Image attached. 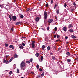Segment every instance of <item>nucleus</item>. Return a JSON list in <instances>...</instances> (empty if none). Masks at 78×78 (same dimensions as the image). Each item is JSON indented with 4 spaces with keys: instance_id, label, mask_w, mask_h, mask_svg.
Instances as JSON below:
<instances>
[{
    "instance_id": "nucleus-1",
    "label": "nucleus",
    "mask_w": 78,
    "mask_h": 78,
    "mask_svg": "<svg viewBox=\"0 0 78 78\" xmlns=\"http://www.w3.org/2000/svg\"><path fill=\"white\" fill-rule=\"evenodd\" d=\"M25 63L24 62H22L21 63L20 67L22 70H24L25 69Z\"/></svg>"
},
{
    "instance_id": "nucleus-2",
    "label": "nucleus",
    "mask_w": 78,
    "mask_h": 78,
    "mask_svg": "<svg viewBox=\"0 0 78 78\" xmlns=\"http://www.w3.org/2000/svg\"><path fill=\"white\" fill-rule=\"evenodd\" d=\"M44 22H47V12L46 11H44Z\"/></svg>"
},
{
    "instance_id": "nucleus-3",
    "label": "nucleus",
    "mask_w": 78,
    "mask_h": 78,
    "mask_svg": "<svg viewBox=\"0 0 78 78\" xmlns=\"http://www.w3.org/2000/svg\"><path fill=\"white\" fill-rule=\"evenodd\" d=\"M12 18V19H13V21H16L17 19V17L15 16H13Z\"/></svg>"
},
{
    "instance_id": "nucleus-4",
    "label": "nucleus",
    "mask_w": 78,
    "mask_h": 78,
    "mask_svg": "<svg viewBox=\"0 0 78 78\" xmlns=\"http://www.w3.org/2000/svg\"><path fill=\"white\" fill-rule=\"evenodd\" d=\"M39 20H40V18H39V17H36L35 19V21L36 22H39Z\"/></svg>"
},
{
    "instance_id": "nucleus-5",
    "label": "nucleus",
    "mask_w": 78,
    "mask_h": 78,
    "mask_svg": "<svg viewBox=\"0 0 78 78\" xmlns=\"http://www.w3.org/2000/svg\"><path fill=\"white\" fill-rule=\"evenodd\" d=\"M19 47L21 49H23V46L21 44L20 45Z\"/></svg>"
},
{
    "instance_id": "nucleus-6",
    "label": "nucleus",
    "mask_w": 78,
    "mask_h": 78,
    "mask_svg": "<svg viewBox=\"0 0 78 78\" xmlns=\"http://www.w3.org/2000/svg\"><path fill=\"white\" fill-rule=\"evenodd\" d=\"M63 30L64 31H67V27H64Z\"/></svg>"
},
{
    "instance_id": "nucleus-7",
    "label": "nucleus",
    "mask_w": 78,
    "mask_h": 78,
    "mask_svg": "<svg viewBox=\"0 0 78 78\" xmlns=\"http://www.w3.org/2000/svg\"><path fill=\"white\" fill-rule=\"evenodd\" d=\"M66 55H67L68 56H70L71 55L70 53V52H67V53H66Z\"/></svg>"
},
{
    "instance_id": "nucleus-8",
    "label": "nucleus",
    "mask_w": 78,
    "mask_h": 78,
    "mask_svg": "<svg viewBox=\"0 0 78 78\" xmlns=\"http://www.w3.org/2000/svg\"><path fill=\"white\" fill-rule=\"evenodd\" d=\"M3 62L6 63H8V60H5V59L4 60V61Z\"/></svg>"
},
{
    "instance_id": "nucleus-9",
    "label": "nucleus",
    "mask_w": 78,
    "mask_h": 78,
    "mask_svg": "<svg viewBox=\"0 0 78 78\" xmlns=\"http://www.w3.org/2000/svg\"><path fill=\"white\" fill-rule=\"evenodd\" d=\"M45 48V45H43L42 47V50H44Z\"/></svg>"
},
{
    "instance_id": "nucleus-10",
    "label": "nucleus",
    "mask_w": 78,
    "mask_h": 78,
    "mask_svg": "<svg viewBox=\"0 0 78 78\" xmlns=\"http://www.w3.org/2000/svg\"><path fill=\"white\" fill-rule=\"evenodd\" d=\"M53 22V19H50L48 21L49 23H51V22Z\"/></svg>"
},
{
    "instance_id": "nucleus-11",
    "label": "nucleus",
    "mask_w": 78,
    "mask_h": 78,
    "mask_svg": "<svg viewBox=\"0 0 78 78\" xmlns=\"http://www.w3.org/2000/svg\"><path fill=\"white\" fill-rule=\"evenodd\" d=\"M69 31L71 33H73V30L72 29H70L69 30Z\"/></svg>"
},
{
    "instance_id": "nucleus-12",
    "label": "nucleus",
    "mask_w": 78,
    "mask_h": 78,
    "mask_svg": "<svg viewBox=\"0 0 78 78\" xmlns=\"http://www.w3.org/2000/svg\"><path fill=\"white\" fill-rule=\"evenodd\" d=\"M22 23V22H18L16 23V25H20V24H21Z\"/></svg>"
},
{
    "instance_id": "nucleus-13",
    "label": "nucleus",
    "mask_w": 78,
    "mask_h": 78,
    "mask_svg": "<svg viewBox=\"0 0 78 78\" xmlns=\"http://www.w3.org/2000/svg\"><path fill=\"white\" fill-rule=\"evenodd\" d=\"M31 45L32 48H34V47H35V45L33 43H32Z\"/></svg>"
},
{
    "instance_id": "nucleus-14",
    "label": "nucleus",
    "mask_w": 78,
    "mask_h": 78,
    "mask_svg": "<svg viewBox=\"0 0 78 78\" xmlns=\"http://www.w3.org/2000/svg\"><path fill=\"white\" fill-rule=\"evenodd\" d=\"M10 48H11L12 49H14V46H13V45H12L9 46Z\"/></svg>"
},
{
    "instance_id": "nucleus-15",
    "label": "nucleus",
    "mask_w": 78,
    "mask_h": 78,
    "mask_svg": "<svg viewBox=\"0 0 78 78\" xmlns=\"http://www.w3.org/2000/svg\"><path fill=\"white\" fill-rule=\"evenodd\" d=\"M14 58H18V55L16 54H15L14 55Z\"/></svg>"
},
{
    "instance_id": "nucleus-16",
    "label": "nucleus",
    "mask_w": 78,
    "mask_h": 78,
    "mask_svg": "<svg viewBox=\"0 0 78 78\" xmlns=\"http://www.w3.org/2000/svg\"><path fill=\"white\" fill-rule=\"evenodd\" d=\"M71 37L72 39H75L76 38V37L73 35H71Z\"/></svg>"
},
{
    "instance_id": "nucleus-17",
    "label": "nucleus",
    "mask_w": 78,
    "mask_h": 78,
    "mask_svg": "<svg viewBox=\"0 0 78 78\" xmlns=\"http://www.w3.org/2000/svg\"><path fill=\"white\" fill-rule=\"evenodd\" d=\"M41 60H39V61L41 62V61L42 62V61H43V56H41Z\"/></svg>"
},
{
    "instance_id": "nucleus-18",
    "label": "nucleus",
    "mask_w": 78,
    "mask_h": 78,
    "mask_svg": "<svg viewBox=\"0 0 78 78\" xmlns=\"http://www.w3.org/2000/svg\"><path fill=\"white\" fill-rule=\"evenodd\" d=\"M8 17L10 19V21H11V20H12V17H11V15H9L8 16Z\"/></svg>"
},
{
    "instance_id": "nucleus-19",
    "label": "nucleus",
    "mask_w": 78,
    "mask_h": 78,
    "mask_svg": "<svg viewBox=\"0 0 78 78\" xmlns=\"http://www.w3.org/2000/svg\"><path fill=\"white\" fill-rule=\"evenodd\" d=\"M70 27H73V26L72 25V24H70L69 25V26L68 27V28H70Z\"/></svg>"
},
{
    "instance_id": "nucleus-20",
    "label": "nucleus",
    "mask_w": 78,
    "mask_h": 78,
    "mask_svg": "<svg viewBox=\"0 0 78 78\" xmlns=\"http://www.w3.org/2000/svg\"><path fill=\"white\" fill-rule=\"evenodd\" d=\"M39 53H37L36 54H35V56L37 57H38L39 56Z\"/></svg>"
},
{
    "instance_id": "nucleus-21",
    "label": "nucleus",
    "mask_w": 78,
    "mask_h": 78,
    "mask_svg": "<svg viewBox=\"0 0 78 78\" xmlns=\"http://www.w3.org/2000/svg\"><path fill=\"white\" fill-rule=\"evenodd\" d=\"M47 49L48 50H50V46H48L47 47Z\"/></svg>"
},
{
    "instance_id": "nucleus-22",
    "label": "nucleus",
    "mask_w": 78,
    "mask_h": 78,
    "mask_svg": "<svg viewBox=\"0 0 78 78\" xmlns=\"http://www.w3.org/2000/svg\"><path fill=\"white\" fill-rule=\"evenodd\" d=\"M44 75H45L44 72H43L42 73L41 75V76H44Z\"/></svg>"
},
{
    "instance_id": "nucleus-23",
    "label": "nucleus",
    "mask_w": 78,
    "mask_h": 78,
    "mask_svg": "<svg viewBox=\"0 0 78 78\" xmlns=\"http://www.w3.org/2000/svg\"><path fill=\"white\" fill-rule=\"evenodd\" d=\"M12 59H13V57H12L9 60V62H11L12 61Z\"/></svg>"
},
{
    "instance_id": "nucleus-24",
    "label": "nucleus",
    "mask_w": 78,
    "mask_h": 78,
    "mask_svg": "<svg viewBox=\"0 0 78 78\" xmlns=\"http://www.w3.org/2000/svg\"><path fill=\"white\" fill-rule=\"evenodd\" d=\"M52 58L53 60H55V56H52Z\"/></svg>"
},
{
    "instance_id": "nucleus-25",
    "label": "nucleus",
    "mask_w": 78,
    "mask_h": 78,
    "mask_svg": "<svg viewBox=\"0 0 78 78\" xmlns=\"http://www.w3.org/2000/svg\"><path fill=\"white\" fill-rule=\"evenodd\" d=\"M67 62H71V59H69V58H68L67 59Z\"/></svg>"
},
{
    "instance_id": "nucleus-26",
    "label": "nucleus",
    "mask_w": 78,
    "mask_h": 78,
    "mask_svg": "<svg viewBox=\"0 0 78 78\" xmlns=\"http://www.w3.org/2000/svg\"><path fill=\"white\" fill-rule=\"evenodd\" d=\"M36 67H37V69H39V65H37L36 66Z\"/></svg>"
},
{
    "instance_id": "nucleus-27",
    "label": "nucleus",
    "mask_w": 78,
    "mask_h": 78,
    "mask_svg": "<svg viewBox=\"0 0 78 78\" xmlns=\"http://www.w3.org/2000/svg\"><path fill=\"white\" fill-rule=\"evenodd\" d=\"M23 17H24V16H23V15H21V16H20V18H21V19H23Z\"/></svg>"
},
{
    "instance_id": "nucleus-28",
    "label": "nucleus",
    "mask_w": 78,
    "mask_h": 78,
    "mask_svg": "<svg viewBox=\"0 0 78 78\" xmlns=\"http://www.w3.org/2000/svg\"><path fill=\"white\" fill-rule=\"evenodd\" d=\"M26 62L27 64H30V61H27Z\"/></svg>"
},
{
    "instance_id": "nucleus-29",
    "label": "nucleus",
    "mask_w": 78,
    "mask_h": 78,
    "mask_svg": "<svg viewBox=\"0 0 78 78\" xmlns=\"http://www.w3.org/2000/svg\"><path fill=\"white\" fill-rule=\"evenodd\" d=\"M64 7H66V6H67V4L65 3L64 4Z\"/></svg>"
},
{
    "instance_id": "nucleus-30",
    "label": "nucleus",
    "mask_w": 78,
    "mask_h": 78,
    "mask_svg": "<svg viewBox=\"0 0 78 78\" xmlns=\"http://www.w3.org/2000/svg\"><path fill=\"white\" fill-rule=\"evenodd\" d=\"M11 31H14V28L12 27V28H11Z\"/></svg>"
},
{
    "instance_id": "nucleus-31",
    "label": "nucleus",
    "mask_w": 78,
    "mask_h": 78,
    "mask_svg": "<svg viewBox=\"0 0 78 78\" xmlns=\"http://www.w3.org/2000/svg\"><path fill=\"white\" fill-rule=\"evenodd\" d=\"M17 73H19V69H17Z\"/></svg>"
},
{
    "instance_id": "nucleus-32",
    "label": "nucleus",
    "mask_w": 78,
    "mask_h": 78,
    "mask_svg": "<svg viewBox=\"0 0 78 78\" xmlns=\"http://www.w3.org/2000/svg\"><path fill=\"white\" fill-rule=\"evenodd\" d=\"M22 45L23 46H25V43L23 42L22 43Z\"/></svg>"
},
{
    "instance_id": "nucleus-33",
    "label": "nucleus",
    "mask_w": 78,
    "mask_h": 78,
    "mask_svg": "<svg viewBox=\"0 0 78 78\" xmlns=\"http://www.w3.org/2000/svg\"><path fill=\"white\" fill-rule=\"evenodd\" d=\"M12 74V71H11L10 72H9V75H11Z\"/></svg>"
},
{
    "instance_id": "nucleus-34",
    "label": "nucleus",
    "mask_w": 78,
    "mask_h": 78,
    "mask_svg": "<svg viewBox=\"0 0 78 78\" xmlns=\"http://www.w3.org/2000/svg\"><path fill=\"white\" fill-rule=\"evenodd\" d=\"M38 17H39V18H40V19H41V16L40 15H38Z\"/></svg>"
},
{
    "instance_id": "nucleus-35",
    "label": "nucleus",
    "mask_w": 78,
    "mask_h": 78,
    "mask_svg": "<svg viewBox=\"0 0 78 78\" xmlns=\"http://www.w3.org/2000/svg\"><path fill=\"white\" fill-rule=\"evenodd\" d=\"M8 44L5 43V47H8Z\"/></svg>"
},
{
    "instance_id": "nucleus-36",
    "label": "nucleus",
    "mask_w": 78,
    "mask_h": 78,
    "mask_svg": "<svg viewBox=\"0 0 78 78\" xmlns=\"http://www.w3.org/2000/svg\"><path fill=\"white\" fill-rule=\"evenodd\" d=\"M53 3V0H51V4H52V3Z\"/></svg>"
},
{
    "instance_id": "nucleus-37",
    "label": "nucleus",
    "mask_w": 78,
    "mask_h": 78,
    "mask_svg": "<svg viewBox=\"0 0 78 78\" xmlns=\"http://www.w3.org/2000/svg\"><path fill=\"white\" fill-rule=\"evenodd\" d=\"M0 7L1 8H3V6L2 5H0Z\"/></svg>"
},
{
    "instance_id": "nucleus-38",
    "label": "nucleus",
    "mask_w": 78,
    "mask_h": 78,
    "mask_svg": "<svg viewBox=\"0 0 78 78\" xmlns=\"http://www.w3.org/2000/svg\"><path fill=\"white\" fill-rule=\"evenodd\" d=\"M56 12H57V14H59V10H57L56 11Z\"/></svg>"
},
{
    "instance_id": "nucleus-39",
    "label": "nucleus",
    "mask_w": 78,
    "mask_h": 78,
    "mask_svg": "<svg viewBox=\"0 0 78 78\" xmlns=\"http://www.w3.org/2000/svg\"><path fill=\"white\" fill-rule=\"evenodd\" d=\"M54 29H55V31H57V27H55Z\"/></svg>"
},
{
    "instance_id": "nucleus-40",
    "label": "nucleus",
    "mask_w": 78,
    "mask_h": 78,
    "mask_svg": "<svg viewBox=\"0 0 78 78\" xmlns=\"http://www.w3.org/2000/svg\"><path fill=\"white\" fill-rule=\"evenodd\" d=\"M30 10V9L28 8L27 10H26V12H27V11H28Z\"/></svg>"
},
{
    "instance_id": "nucleus-41",
    "label": "nucleus",
    "mask_w": 78,
    "mask_h": 78,
    "mask_svg": "<svg viewBox=\"0 0 78 78\" xmlns=\"http://www.w3.org/2000/svg\"><path fill=\"white\" fill-rule=\"evenodd\" d=\"M65 39H68V37L67 36H66L65 37Z\"/></svg>"
},
{
    "instance_id": "nucleus-42",
    "label": "nucleus",
    "mask_w": 78,
    "mask_h": 78,
    "mask_svg": "<svg viewBox=\"0 0 78 78\" xmlns=\"http://www.w3.org/2000/svg\"><path fill=\"white\" fill-rule=\"evenodd\" d=\"M60 37V36H59V35H57V38H59Z\"/></svg>"
},
{
    "instance_id": "nucleus-43",
    "label": "nucleus",
    "mask_w": 78,
    "mask_h": 78,
    "mask_svg": "<svg viewBox=\"0 0 78 78\" xmlns=\"http://www.w3.org/2000/svg\"><path fill=\"white\" fill-rule=\"evenodd\" d=\"M48 6V3L46 4V7H47Z\"/></svg>"
},
{
    "instance_id": "nucleus-44",
    "label": "nucleus",
    "mask_w": 78,
    "mask_h": 78,
    "mask_svg": "<svg viewBox=\"0 0 78 78\" xmlns=\"http://www.w3.org/2000/svg\"><path fill=\"white\" fill-rule=\"evenodd\" d=\"M39 70L40 71H42V69H41V68H40V69H39Z\"/></svg>"
},
{
    "instance_id": "nucleus-45",
    "label": "nucleus",
    "mask_w": 78,
    "mask_h": 78,
    "mask_svg": "<svg viewBox=\"0 0 78 78\" xmlns=\"http://www.w3.org/2000/svg\"><path fill=\"white\" fill-rule=\"evenodd\" d=\"M74 11V9H71V12H72V11Z\"/></svg>"
},
{
    "instance_id": "nucleus-46",
    "label": "nucleus",
    "mask_w": 78,
    "mask_h": 78,
    "mask_svg": "<svg viewBox=\"0 0 78 78\" xmlns=\"http://www.w3.org/2000/svg\"><path fill=\"white\" fill-rule=\"evenodd\" d=\"M22 37V38H23V39H25V38H26V37H23V36H22V37Z\"/></svg>"
},
{
    "instance_id": "nucleus-47",
    "label": "nucleus",
    "mask_w": 78,
    "mask_h": 78,
    "mask_svg": "<svg viewBox=\"0 0 78 78\" xmlns=\"http://www.w3.org/2000/svg\"><path fill=\"white\" fill-rule=\"evenodd\" d=\"M30 61L32 62L33 61V58H31L30 59Z\"/></svg>"
},
{
    "instance_id": "nucleus-48",
    "label": "nucleus",
    "mask_w": 78,
    "mask_h": 78,
    "mask_svg": "<svg viewBox=\"0 0 78 78\" xmlns=\"http://www.w3.org/2000/svg\"><path fill=\"white\" fill-rule=\"evenodd\" d=\"M47 31H48L49 30V27H47Z\"/></svg>"
},
{
    "instance_id": "nucleus-49",
    "label": "nucleus",
    "mask_w": 78,
    "mask_h": 78,
    "mask_svg": "<svg viewBox=\"0 0 78 78\" xmlns=\"http://www.w3.org/2000/svg\"><path fill=\"white\" fill-rule=\"evenodd\" d=\"M55 18L56 19V20H58V19H57V17L56 16L55 17Z\"/></svg>"
},
{
    "instance_id": "nucleus-50",
    "label": "nucleus",
    "mask_w": 78,
    "mask_h": 78,
    "mask_svg": "<svg viewBox=\"0 0 78 78\" xmlns=\"http://www.w3.org/2000/svg\"><path fill=\"white\" fill-rule=\"evenodd\" d=\"M54 38H56V35H55L54 36Z\"/></svg>"
},
{
    "instance_id": "nucleus-51",
    "label": "nucleus",
    "mask_w": 78,
    "mask_h": 78,
    "mask_svg": "<svg viewBox=\"0 0 78 78\" xmlns=\"http://www.w3.org/2000/svg\"><path fill=\"white\" fill-rule=\"evenodd\" d=\"M59 39H58V40L56 41V42H59Z\"/></svg>"
},
{
    "instance_id": "nucleus-52",
    "label": "nucleus",
    "mask_w": 78,
    "mask_h": 78,
    "mask_svg": "<svg viewBox=\"0 0 78 78\" xmlns=\"http://www.w3.org/2000/svg\"><path fill=\"white\" fill-rule=\"evenodd\" d=\"M73 5L74 6H75V5H76V4H75V2H74L73 3Z\"/></svg>"
},
{
    "instance_id": "nucleus-53",
    "label": "nucleus",
    "mask_w": 78,
    "mask_h": 78,
    "mask_svg": "<svg viewBox=\"0 0 78 78\" xmlns=\"http://www.w3.org/2000/svg\"><path fill=\"white\" fill-rule=\"evenodd\" d=\"M31 74H34V72H31Z\"/></svg>"
},
{
    "instance_id": "nucleus-54",
    "label": "nucleus",
    "mask_w": 78,
    "mask_h": 78,
    "mask_svg": "<svg viewBox=\"0 0 78 78\" xmlns=\"http://www.w3.org/2000/svg\"><path fill=\"white\" fill-rule=\"evenodd\" d=\"M55 7H57V4H55Z\"/></svg>"
},
{
    "instance_id": "nucleus-55",
    "label": "nucleus",
    "mask_w": 78,
    "mask_h": 78,
    "mask_svg": "<svg viewBox=\"0 0 78 78\" xmlns=\"http://www.w3.org/2000/svg\"><path fill=\"white\" fill-rule=\"evenodd\" d=\"M50 55H53V53H50Z\"/></svg>"
},
{
    "instance_id": "nucleus-56",
    "label": "nucleus",
    "mask_w": 78,
    "mask_h": 78,
    "mask_svg": "<svg viewBox=\"0 0 78 78\" xmlns=\"http://www.w3.org/2000/svg\"><path fill=\"white\" fill-rule=\"evenodd\" d=\"M32 43H33V44H34V43H35V41H32Z\"/></svg>"
},
{
    "instance_id": "nucleus-57",
    "label": "nucleus",
    "mask_w": 78,
    "mask_h": 78,
    "mask_svg": "<svg viewBox=\"0 0 78 78\" xmlns=\"http://www.w3.org/2000/svg\"><path fill=\"white\" fill-rule=\"evenodd\" d=\"M8 56H9V55H6L5 56V57H6V58H7Z\"/></svg>"
},
{
    "instance_id": "nucleus-58",
    "label": "nucleus",
    "mask_w": 78,
    "mask_h": 78,
    "mask_svg": "<svg viewBox=\"0 0 78 78\" xmlns=\"http://www.w3.org/2000/svg\"><path fill=\"white\" fill-rule=\"evenodd\" d=\"M60 63H61V64H62V61H61L60 62Z\"/></svg>"
},
{
    "instance_id": "nucleus-59",
    "label": "nucleus",
    "mask_w": 78,
    "mask_h": 78,
    "mask_svg": "<svg viewBox=\"0 0 78 78\" xmlns=\"http://www.w3.org/2000/svg\"><path fill=\"white\" fill-rule=\"evenodd\" d=\"M56 7L55 6L54 7V9H56Z\"/></svg>"
},
{
    "instance_id": "nucleus-60",
    "label": "nucleus",
    "mask_w": 78,
    "mask_h": 78,
    "mask_svg": "<svg viewBox=\"0 0 78 78\" xmlns=\"http://www.w3.org/2000/svg\"><path fill=\"white\" fill-rule=\"evenodd\" d=\"M61 49V48H58V50H60Z\"/></svg>"
},
{
    "instance_id": "nucleus-61",
    "label": "nucleus",
    "mask_w": 78,
    "mask_h": 78,
    "mask_svg": "<svg viewBox=\"0 0 78 78\" xmlns=\"http://www.w3.org/2000/svg\"><path fill=\"white\" fill-rule=\"evenodd\" d=\"M68 43H69V42H66V44H68Z\"/></svg>"
},
{
    "instance_id": "nucleus-62",
    "label": "nucleus",
    "mask_w": 78,
    "mask_h": 78,
    "mask_svg": "<svg viewBox=\"0 0 78 78\" xmlns=\"http://www.w3.org/2000/svg\"><path fill=\"white\" fill-rule=\"evenodd\" d=\"M14 2H16V0H13Z\"/></svg>"
},
{
    "instance_id": "nucleus-63",
    "label": "nucleus",
    "mask_w": 78,
    "mask_h": 78,
    "mask_svg": "<svg viewBox=\"0 0 78 78\" xmlns=\"http://www.w3.org/2000/svg\"><path fill=\"white\" fill-rule=\"evenodd\" d=\"M21 78H24V77H21Z\"/></svg>"
},
{
    "instance_id": "nucleus-64",
    "label": "nucleus",
    "mask_w": 78,
    "mask_h": 78,
    "mask_svg": "<svg viewBox=\"0 0 78 78\" xmlns=\"http://www.w3.org/2000/svg\"><path fill=\"white\" fill-rule=\"evenodd\" d=\"M54 48L56 49V47H55Z\"/></svg>"
}]
</instances>
